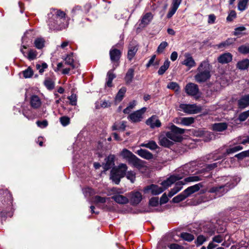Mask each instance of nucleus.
<instances>
[{
    "label": "nucleus",
    "instance_id": "dca6fc26",
    "mask_svg": "<svg viewBox=\"0 0 249 249\" xmlns=\"http://www.w3.org/2000/svg\"><path fill=\"white\" fill-rule=\"evenodd\" d=\"M235 39L234 38H228L225 41L221 42L215 45V47L218 49L224 50L229 48L231 45L234 44Z\"/></svg>",
    "mask_w": 249,
    "mask_h": 249
},
{
    "label": "nucleus",
    "instance_id": "5701e85b",
    "mask_svg": "<svg viewBox=\"0 0 249 249\" xmlns=\"http://www.w3.org/2000/svg\"><path fill=\"white\" fill-rule=\"evenodd\" d=\"M111 199L114 200L116 203L120 204H125L129 202L127 197L120 194H116L111 197Z\"/></svg>",
    "mask_w": 249,
    "mask_h": 249
},
{
    "label": "nucleus",
    "instance_id": "de8ad7c7",
    "mask_svg": "<svg viewBox=\"0 0 249 249\" xmlns=\"http://www.w3.org/2000/svg\"><path fill=\"white\" fill-rule=\"evenodd\" d=\"M44 84L49 90H52L54 87V83L50 78H46L44 81Z\"/></svg>",
    "mask_w": 249,
    "mask_h": 249
},
{
    "label": "nucleus",
    "instance_id": "4468645a",
    "mask_svg": "<svg viewBox=\"0 0 249 249\" xmlns=\"http://www.w3.org/2000/svg\"><path fill=\"white\" fill-rule=\"evenodd\" d=\"M105 163L103 164V168L106 171L114 166L115 156L110 154L105 160Z\"/></svg>",
    "mask_w": 249,
    "mask_h": 249
},
{
    "label": "nucleus",
    "instance_id": "e433bc0d",
    "mask_svg": "<svg viewBox=\"0 0 249 249\" xmlns=\"http://www.w3.org/2000/svg\"><path fill=\"white\" fill-rule=\"evenodd\" d=\"M65 64L70 65L72 68H75L74 60L73 58V53L68 54L64 59Z\"/></svg>",
    "mask_w": 249,
    "mask_h": 249
},
{
    "label": "nucleus",
    "instance_id": "a19ab883",
    "mask_svg": "<svg viewBox=\"0 0 249 249\" xmlns=\"http://www.w3.org/2000/svg\"><path fill=\"white\" fill-rule=\"evenodd\" d=\"M126 91V88L122 87V88H121L116 96V97H115L116 101H118V102L121 101L122 100V99H123Z\"/></svg>",
    "mask_w": 249,
    "mask_h": 249
},
{
    "label": "nucleus",
    "instance_id": "f257e3e1",
    "mask_svg": "<svg viewBox=\"0 0 249 249\" xmlns=\"http://www.w3.org/2000/svg\"><path fill=\"white\" fill-rule=\"evenodd\" d=\"M213 159V155L209 154L202 158V159L192 161L186 163L182 167V170L183 171H210L216 170L217 168L220 166L223 161L219 163V162H214L210 164H204L202 163V161L206 162L210 160Z\"/></svg>",
    "mask_w": 249,
    "mask_h": 249
},
{
    "label": "nucleus",
    "instance_id": "f8f14e48",
    "mask_svg": "<svg viewBox=\"0 0 249 249\" xmlns=\"http://www.w3.org/2000/svg\"><path fill=\"white\" fill-rule=\"evenodd\" d=\"M233 55L230 53H225L221 54L217 58V62L222 65L227 64L232 60Z\"/></svg>",
    "mask_w": 249,
    "mask_h": 249
},
{
    "label": "nucleus",
    "instance_id": "bf43d9fd",
    "mask_svg": "<svg viewBox=\"0 0 249 249\" xmlns=\"http://www.w3.org/2000/svg\"><path fill=\"white\" fill-rule=\"evenodd\" d=\"M60 122L63 126H66L70 124V119L66 116H62L60 118Z\"/></svg>",
    "mask_w": 249,
    "mask_h": 249
},
{
    "label": "nucleus",
    "instance_id": "e2e57ef3",
    "mask_svg": "<svg viewBox=\"0 0 249 249\" xmlns=\"http://www.w3.org/2000/svg\"><path fill=\"white\" fill-rule=\"evenodd\" d=\"M167 46L168 43L167 42H162L158 47L157 52L158 53H161Z\"/></svg>",
    "mask_w": 249,
    "mask_h": 249
},
{
    "label": "nucleus",
    "instance_id": "c85d7f7f",
    "mask_svg": "<svg viewBox=\"0 0 249 249\" xmlns=\"http://www.w3.org/2000/svg\"><path fill=\"white\" fill-rule=\"evenodd\" d=\"M134 76V69L133 68H129L127 71L124 78V80L126 84H129L132 82Z\"/></svg>",
    "mask_w": 249,
    "mask_h": 249
},
{
    "label": "nucleus",
    "instance_id": "c03bdc74",
    "mask_svg": "<svg viewBox=\"0 0 249 249\" xmlns=\"http://www.w3.org/2000/svg\"><path fill=\"white\" fill-rule=\"evenodd\" d=\"M202 176H194L189 177L184 179L185 182L198 181L203 179Z\"/></svg>",
    "mask_w": 249,
    "mask_h": 249
},
{
    "label": "nucleus",
    "instance_id": "4be33fe9",
    "mask_svg": "<svg viewBox=\"0 0 249 249\" xmlns=\"http://www.w3.org/2000/svg\"><path fill=\"white\" fill-rule=\"evenodd\" d=\"M203 186L202 183H199L198 184H196L193 186L188 187L184 191V193L186 194L187 196L188 197L189 196L192 195V194L197 192L201 187Z\"/></svg>",
    "mask_w": 249,
    "mask_h": 249
},
{
    "label": "nucleus",
    "instance_id": "37998d69",
    "mask_svg": "<svg viewBox=\"0 0 249 249\" xmlns=\"http://www.w3.org/2000/svg\"><path fill=\"white\" fill-rule=\"evenodd\" d=\"M137 102L136 101L133 100L130 102L128 106L124 109L123 112L124 114H129L131 111L132 109H133L136 106Z\"/></svg>",
    "mask_w": 249,
    "mask_h": 249
},
{
    "label": "nucleus",
    "instance_id": "bb28decb",
    "mask_svg": "<svg viewBox=\"0 0 249 249\" xmlns=\"http://www.w3.org/2000/svg\"><path fill=\"white\" fill-rule=\"evenodd\" d=\"M159 143L161 146L169 147L173 144V142L165 136H160L159 137Z\"/></svg>",
    "mask_w": 249,
    "mask_h": 249
},
{
    "label": "nucleus",
    "instance_id": "2eb2a0df",
    "mask_svg": "<svg viewBox=\"0 0 249 249\" xmlns=\"http://www.w3.org/2000/svg\"><path fill=\"white\" fill-rule=\"evenodd\" d=\"M130 202L132 205H136L140 203L142 199V194L138 191L130 193Z\"/></svg>",
    "mask_w": 249,
    "mask_h": 249
},
{
    "label": "nucleus",
    "instance_id": "69168bd1",
    "mask_svg": "<svg viewBox=\"0 0 249 249\" xmlns=\"http://www.w3.org/2000/svg\"><path fill=\"white\" fill-rule=\"evenodd\" d=\"M68 99L70 100V104L71 105L75 106L76 105L77 98L75 94H71L68 97Z\"/></svg>",
    "mask_w": 249,
    "mask_h": 249
},
{
    "label": "nucleus",
    "instance_id": "2f4dec72",
    "mask_svg": "<svg viewBox=\"0 0 249 249\" xmlns=\"http://www.w3.org/2000/svg\"><path fill=\"white\" fill-rule=\"evenodd\" d=\"M124 175L121 172H111L110 178L117 184H118L120 181V178Z\"/></svg>",
    "mask_w": 249,
    "mask_h": 249
},
{
    "label": "nucleus",
    "instance_id": "9d476101",
    "mask_svg": "<svg viewBox=\"0 0 249 249\" xmlns=\"http://www.w3.org/2000/svg\"><path fill=\"white\" fill-rule=\"evenodd\" d=\"M143 191L145 193L150 191L152 195L156 196L162 193L164 191V189L157 185L151 184L145 187Z\"/></svg>",
    "mask_w": 249,
    "mask_h": 249
},
{
    "label": "nucleus",
    "instance_id": "c9c22d12",
    "mask_svg": "<svg viewBox=\"0 0 249 249\" xmlns=\"http://www.w3.org/2000/svg\"><path fill=\"white\" fill-rule=\"evenodd\" d=\"M170 129L175 134H176L178 136H181V134H183L185 132V129L180 128L179 127H177L174 124H172L170 127Z\"/></svg>",
    "mask_w": 249,
    "mask_h": 249
},
{
    "label": "nucleus",
    "instance_id": "0eeeda50",
    "mask_svg": "<svg viewBox=\"0 0 249 249\" xmlns=\"http://www.w3.org/2000/svg\"><path fill=\"white\" fill-rule=\"evenodd\" d=\"M109 55L112 63H114V69L119 65V61L121 55L120 50L113 47L109 51Z\"/></svg>",
    "mask_w": 249,
    "mask_h": 249
},
{
    "label": "nucleus",
    "instance_id": "39448f33",
    "mask_svg": "<svg viewBox=\"0 0 249 249\" xmlns=\"http://www.w3.org/2000/svg\"><path fill=\"white\" fill-rule=\"evenodd\" d=\"M179 108L181 110L188 114L197 113L200 112L202 109L200 106H196V104L187 105L182 104L179 105Z\"/></svg>",
    "mask_w": 249,
    "mask_h": 249
},
{
    "label": "nucleus",
    "instance_id": "09e8293b",
    "mask_svg": "<svg viewBox=\"0 0 249 249\" xmlns=\"http://www.w3.org/2000/svg\"><path fill=\"white\" fill-rule=\"evenodd\" d=\"M22 72L25 78H31L34 74V71L30 67L22 71Z\"/></svg>",
    "mask_w": 249,
    "mask_h": 249
},
{
    "label": "nucleus",
    "instance_id": "3c124183",
    "mask_svg": "<svg viewBox=\"0 0 249 249\" xmlns=\"http://www.w3.org/2000/svg\"><path fill=\"white\" fill-rule=\"evenodd\" d=\"M167 88L172 90H174L175 91H179L180 90V87L178 84L176 82H170L167 86Z\"/></svg>",
    "mask_w": 249,
    "mask_h": 249
},
{
    "label": "nucleus",
    "instance_id": "473e14b6",
    "mask_svg": "<svg viewBox=\"0 0 249 249\" xmlns=\"http://www.w3.org/2000/svg\"><path fill=\"white\" fill-rule=\"evenodd\" d=\"M166 136L167 138H168L171 141H173L176 142H180L182 140L181 136H178L171 130L170 131L167 132L166 133Z\"/></svg>",
    "mask_w": 249,
    "mask_h": 249
},
{
    "label": "nucleus",
    "instance_id": "0e129e2a",
    "mask_svg": "<svg viewBox=\"0 0 249 249\" xmlns=\"http://www.w3.org/2000/svg\"><path fill=\"white\" fill-rule=\"evenodd\" d=\"M236 17V13L235 11L231 10L228 17H227V20L228 21H232Z\"/></svg>",
    "mask_w": 249,
    "mask_h": 249
},
{
    "label": "nucleus",
    "instance_id": "ea45409f",
    "mask_svg": "<svg viewBox=\"0 0 249 249\" xmlns=\"http://www.w3.org/2000/svg\"><path fill=\"white\" fill-rule=\"evenodd\" d=\"M34 45L37 49H41L44 47L45 40L43 38H37L35 40Z\"/></svg>",
    "mask_w": 249,
    "mask_h": 249
},
{
    "label": "nucleus",
    "instance_id": "20e7f679",
    "mask_svg": "<svg viewBox=\"0 0 249 249\" xmlns=\"http://www.w3.org/2000/svg\"><path fill=\"white\" fill-rule=\"evenodd\" d=\"M212 66L208 61H202L196 70V74L194 76L195 81L198 83H203L208 81L211 77Z\"/></svg>",
    "mask_w": 249,
    "mask_h": 249
},
{
    "label": "nucleus",
    "instance_id": "338daca9",
    "mask_svg": "<svg viewBox=\"0 0 249 249\" xmlns=\"http://www.w3.org/2000/svg\"><path fill=\"white\" fill-rule=\"evenodd\" d=\"M37 55V53L36 51L31 50L29 51L28 54V58L30 60H34L35 59Z\"/></svg>",
    "mask_w": 249,
    "mask_h": 249
},
{
    "label": "nucleus",
    "instance_id": "b1692460",
    "mask_svg": "<svg viewBox=\"0 0 249 249\" xmlns=\"http://www.w3.org/2000/svg\"><path fill=\"white\" fill-rule=\"evenodd\" d=\"M136 153L141 157L147 160H151L153 158V154L145 149H140L137 150Z\"/></svg>",
    "mask_w": 249,
    "mask_h": 249
},
{
    "label": "nucleus",
    "instance_id": "864d4df0",
    "mask_svg": "<svg viewBox=\"0 0 249 249\" xmlns=\"http://www.w3.org/2000/svg\"><path fill=\"white\" fill-rule=\"evenodd\" d=\"M239 53L242 54H247L249 53V45H243L239 46L238 48Z\"/></svg>",
    "mask_w": 249,
    "mask_h": 249
},
{
    "label": "nucleus",
    "instance_id": "58836bf2",
    "mask_svg": "<svg viewBox=\"0 0 249 249\" xmlns=\"http://www.w3.org/2000/svg\"><path fill=\"white\" fill-rule=\"evenodd\" d=\"M170 64V62L167 59L165 60L164 62V64L163 65H162L159 69L158 73L159 75H163L164 72L166 71L168 69L169 67Z\"/></svg>",
    "mask_w": 249,
    "mask_h": 249
},
{
    "label": "nucleus",
    "instance_id": "f3484780",
    "mask_svg": "<svg viewBox=\"0 0 249 249\" xmlns=\"http://www.w3.org/2000/svg\"><path fill=\"white\" fill-rule=\"evenodd\" d=\"M182 178L181 177L177 176H171L169 178H168L166 180H164L161 183L162 186H163V188L164 190L170 186L174 182Z\"/></svg>",
    "mask_w": 249,
    "mask_h": 249
},
{
    "label": "nucleus",
    "instance_id": "412c9836",
    "mask_svg": "<svg viewBox=\"0 0 249 249\" xmlns=\"http://www.w3.org/2000/svg\"><path fill=\"white\" fill-rule=\"evenodd\" d=\"M185 183L183 181H178L175 184V187L169 192L168 196L171 197L174 195L178 192L180 190H181L182 186Z\"/></svg>",
    "mask_w": 249,
    "mask_h": 249
},
{
    "label": "nucleus",
    "instance_id": "6ab92c4d",
    "mask_svg": "<svg viewBox=\"0 0 249 249\" xmlns=\"http://www.w3.org/2000/svg\"><path fill=\"white\" fill-rule=\"evenodd\" d=\"M230 185L231 184L229 183H227L225 185L213 187L210 189V192L211 193H215L216 195L220 196L225 193V188H227L230 187ZM228 190V189H226V192H227Z\"/></svg>",
    "mask_w": 249,
    "mask_h": 249
},
{
    "label": "nucleus",
    "instance_id": "ddd939ff",
    "mask_svg": "<svg viewBox=\"0 0 249 249\" xmlns=\"http://www.w3.org/2000/svg\"><path fill=\"white\" fill-rule=\"evenodd\" d=\"M184 57L185 59L181 63L182 65L187 67L189 69H190L196 66V63L191 54L189 53H185L184 54Z\"/></svg>",
    "mask_w": 249,
    "mask_h": 249
},
{
    "label": "nucleus",
    "instance_id": "680f3d73",
    "mask_svg": "<svg viewBox=\"0 0 249 249\" xmlns=\"http://www.w3.org/2000/svg\"><path fill=\"white\" fill-rule=\"evenodd\" d=\"M107 199L106 197L96 196L94 197L93 201L95 203H104L106 202Z\"/></svg>",
    "mask_w": 249,
    "mask_h": 249
},
{
    "label": "nucleus",
    "instance_id": "603ef678",
    "mask_svg": "<svg viewBox=\"0 0 249 249\" xmlns=\"http://www.w3.org/2000/svg\"><path fill=\"white\" fill-rule=\"evenodd\" d=\"M249 117V110L239 114L238 119L240 122H244Z\"/></svg>",
    "mask_w": 249,
    "mask_h": 249
},
{
    "label": "nucleus",
    "instance_id": "8fccbe9b",
    "mask_svg": "<svg viewBox=\"0 0 249 249\" xmlns=\"http://www.w3.org/2000/svg\"><path fill=\"white\" fill-rule=\"evenodd\" d=\"M127 166L125 163H120L118 166H114L111 171H126Z\"/></svg>",
    "mask_w": 249,
    "mask_h": 249
},
{
    "label": "nucleus",
    "instance_id": "cd10ccee",
    "mask_svg": "<svg viewBox=\"0 0 249 249\" xmlns=\"http://www.w3.org/2000/svg\"><path fill=\"white\" fill-rule=\"evenodd\" d=\"M236 67L241 71L247 70L249 67V59L246 58L239 61L236 65Z\"/></svg>",
    "mask_w": 249,
    "mask_h": 249
},
{
    "label": "nucleus",
    "instance_id": "052dcab7",
    "mask_svg": "<svg viewBox=\"0 0 249 249\" xmlns=\"http://www.w3.org/2000/svg\"><path fill=\"white\" fill-rule=\"evenodd\" d=\"M122 174L126 176V178L129 179L131 182H133L135 179V172H121Z\"/></svg>",
    "mask_w": 249,
    "mask_h": 249
},
{
    "label": "nucleus",
    "instance_id": "4c0bfd02",
    "mask_svg": "<svg viewBox=\"0 0 249 249\" xmlns=\"http://www.w3.org/2000/svg\"><path fill=\"white\" fill-rule=\"evenodd\" d=\"M114 68L112 70H110L107 72V85L108 87L112 86V82L114 78H115V75L113 73V71L114 70Z\"/></svg>",
    "mask_w": 249,
    "mask_h": 249
},
{
    "label": "nucleus",
    "instance_id": "49530a36",
    "mask_svg": "<svg viewBox=\"0 0 249 249\" xmlns=\"http://www.w3.org/2000/svg\"><path fill=\"white\" fill-rule=\"evenodd\" d=\"M180 237L188 242H191L194 239V236L188 232H182L180 234Z\"/></svg>",
    "mask_w": 249,
    "mask_h": 249
},
{
    "label": "nucleus",
    "instance_id": "393cba45",
    "mask_svg": "<svg viewBox=\"0 0 249 249\" xmlns=\"http://www.w3.org/2000/svg\"><path fill=\"white\" fill-rule=\"evenodd\" d=\"M30 105L32 107L37 109L41 105L40 99L37 95H33L30 99Z\"/></svg>",
    "mask_w": 249,
    "mask_h": 249
},
{
    "label": "nucleus",
    "instance_id": "f03ea898",
    "mask_svg": "<svg viewBox=\"0 0 249 249\" xmlns=\"http://www.w3.org/2000/svg\"><path fill=\"white\" fill-rule=\"evenodd\" d=\"M48 16V25L50 29L59 31L67 27L68 23L64 12L53 9Z\"/></svg>",
    "mask_w": 249,
    "mask_h": 249
},
{
    "label": "nucleus",
    "instance_id": "a211bd4d",
    "mask_svg": "<svg viewBox=\"0 0 249 249\" xmlns=\"http://www.w3.org/2000/svg\"><path fill=\"white\" fill-rule=\"evenodd\" d=\"M146 124L152 128H154L156 127H159L161 125L160 121L156 115H153L148 118L146 121Z\"/></svg>",
    "mask_w": 249,
    "mask_h": 249
},
{
    "label": "nucleus",
    "instance_id": "f704fd0d",
    "mask_svg": "<svg viewBox=\"0 0 249 249\" xmlns=\"http://www.w3.org/2000/svg\"><path fill=\"white\" fill-rule=\"evenodd\" d=\"M195 119L193 117H183L180 119V124L183 125L189 126L194 123Z\"/></svg>",
    "mask_w": 249,
    "mask_h": 249
},
{
    "label": "nucleus",
    "instance_id": "6e6d98bb",
    "mask_svg": "<svg viewBox=\"0 0 249 249\" xmlns=\"http://www.w3.org/2000/svg\"><path fill=\"white\" fill-rule=\"evenodd\" d=\"M242 149H243V147L242 146L237 145V146H234L233 147H231V148H228L227 149L226 152L228 154H230L234 153L235 152H236L239 150H242Z\"/></svg>",
    "mask_w": 249,
    "mask_h": 249
},
{
    "label": "nucleus",
    "instance_id": "6e6552de",
    "mask_svg": "<svg viewBox=\"0 0 249 249\" xmlns=\"http://www.w3.org/2000/svg\"><path fill=\"white\" fill-rule=\"evenodd\" d=\"M185 91L188 95L191 96H197L199 92L198 85L193 83H188L185 87Z\"/></svg>",
    "mask_w": 249,
    "mask_h": 249
},
{
    "label": "nucleus",
    "instance_id": "5fc2aeb1",
    "mask_svg": "<svg viewBox=\"0 0 249 249\" xmlns=\"http://www.w3.org/2000/svg\"><path fill=\"white\" fill-rule=\"evenodd\" d=\"M235 157L237 158L238 160H242L246 157H249V150L243 151L236 154Z\"/></svg>",
    "mask_w": 249,
    "mask_h": 249
},
{
    "label": "nucleus",
    "instance_id": "7c9ffc66",
    "mask_svg": "<svg viewBox=\"0 0 249 249\" xmlns=\"http://www.w3.org/2000/svg\"><path fill=\"white\" fill-rule=\"evenodd\" d=\"M140 146L146 147L152 150H156L158 147L156 142L154 141L145 142L141 143Z\"/></svg>",
    "mask_w": 249,
    "mask_h": 249
},
{
    "label": "nucleus",
    "instance_id": "1a4fd4ad",
    "mask_svg": "<svg viewBox=\"0 0 249 249\" xmlns=\"http://www.w3.org/2000/svg\"><path fill=\"white\" fill-rule=\"evenodd\" d=\"M121 155L124 158L127 159L130 162L135 165L139 164L141 160L138 159L131 152L126 149H124L121 152Z\"/></svg>",
    "mask_w": 249,
    "mask_h": 249
},
{
    "label": "nucleus",
    "instance_id": "13d9d810",
    "mask_svg": "<svg viewBox=\"0 0 249 249\" xmlns=\"http://www.w3.org/2000/svg\"><path fill=\"white\" fill-rule=\"evenodd\" d=\"M36 69L38 70L40 73L42 74L44 71V70L47 69L48 67L47 64L43 62L42 64H36Z\"/></svg>",
    "mask_w": 249,
    "mask_h": 249
},
{
    "label": "nucleus",
    "instance_id": "4d7b16f0",
    "mask_svg": "<svg viewBox=\"0 0 249 249\" xmlns=\"http://www.w3.org/2000/svg\"><path fill=\"white\" fill-rule=\"evenodd\" d=\"M206 240L207 239L204 236L200 235L197 236L196 240L195 241V243L196 246H199L203 244Z\"/></svg>",
    "mask_w": 249,
    "mask_h": 249
},
{
    "label": "nucleus",
    "instance_id": "79ce46f5",
    "mask_svg": "<svg viewBox=\"0 0 249 249\" xmlns=\"http://www.w3.org/2000/svg\"><path fill=\"white\" fill-rule=\"evenodd\" d=\"M249 0H239L238 3V10L243 11L247 8Z\"/></svg>",
    "mask_w": 249,
    "mask_h": 249
},
{
    "label": "nucleus",
    "instance_id": "a18cd8bd",
    "mask_svg": "<svg viewBox=\"0 0 249 249\" xmlns=\"http://www.w3.org/2000/svg\"><path fill=\"white\" fill-rule=\"evenodd\" d=\"M188 196L186 194L184 193V191L179 194L177 196L174 197L173 198V201L175 203H178L183 200H184Z\"/></svg>",
    "mask_w": 249,
    "mask_h": 249
},
{
    "label": "nucleus",
    "instance_id": "774afa93",
    "mask_svg": "<svg viewBox=\"0 0 249 249\" xmlns=\"http://www.w3.org/2000/svg\"><path fill=\"white\" fill-rule=\"evenodd\" d=\"M150 206L153 207L157 206L159 204V198L157 197H153L151 198L149 202Z\"/></svg>",
    "mask_w": 249,
    "mask_h": 249
},
{
    "label": "nucleus",
    "instance_id": "a878e982",
    "mask_svg": "<svg viewBox=\"0 0 249 249\" xmlns=\"http://www.w3.org/2000/svg\"><path fill=\"white\" fill-rule=\"evenodd\" d=\"M138 49V48L137 45L130 44L127 53V58L129 61H131L135 55Z\"/></svg>",
    "mask_w": 249,
    "mask_h": 249
},
{
    "label": "nucleus",
    "instance_id": "7ed1b4c3",
    "mask_svg": "<svg viewBox=\"0 0 249 249\" xmlns=\"http://www.w3.org/2000/svg\"><path fill=\"white\" fill-rule=\"evenodd\" d=\"M13 198L12 194L7 190H0V215L1 217L12 216V212H7L11 210Z\"/></svg>",
    "mask_w": 249,
    "mask_h": 249
},
{
    "label": "nucleus",
    "instance_id": "423d86ee",
    "mask_svg": "<svg viewBox=\"0 0 249 249\" xmlns=\"http://www.w3.org/2000/svg\"><path fill=\"white\" fill-rule=\"evenodd\" d=\"M146 110V108L143 107L130 113L127 117V119L132 123H138L142 121L143 114Z\"/></svg>",
    "mask_w": 249,
    "mask_h": 249
},
{
    "label": "nucleus",
    "instance_id": "9b49d317",
    "mask_svg": "<svg viewBox=\"0 0 249 249\" xmlns=\"http://www.w3.org/2000/svg\"><path fill=\"white\" fill-rule=\"evenodd\" d=\"M153 15L151 12H148L143 15L140 19L139 26L144 28L147 26L152 20Z\"/></svg>",
    "mask_w": 249,
    "mask_h": 249
},
{
    "label": "nucleus",
    "instance_id": "72a5a7b5",
    "mask_svg": "<svg viewBox=\"0 0 249 249\" xmlns=\"http://www.w3.org/2000/svg\"><path fill=\"white\" fill-rule=\"evenodd\" d=\"M126 126V122L124 121H122L119 123H115L113 125L112 128L113 130H121L124 131Z\"/></svg>",
    "mask_w": 249,
    "mask_h": 249
},
{
    "label": "nucleus",
    "instance_id": "c756f323",
    "mask_svg": "<svg viewBox=\"0 0 249 249\" xmlns=\"http://www.w3.org/2000/svg\"><path fill=\"white\" fill-rule=\"evenodd\" d=\"M228 124L226 123H215L212 126L213 130L218 132H222L226 130Z\"/></svg>",
    "mask_w": 249,
    "mask_h": 249
},
{
    "label": "nucleus",
    "instance_id": "aec40b11",
    "mask_svg": "<svg viewBox=\"0 0 249 249\" xmlns=\"http://www.w3.org/2000/svg\"><path fill=\"white\" fill-rule=\"evenodd\" d=\"M238 106L240 109H244L249 106V94L242 96L238 100Z\"/></svg>",
    "mask_w": 249,
    "mask_h": 249
}]
</instances>
